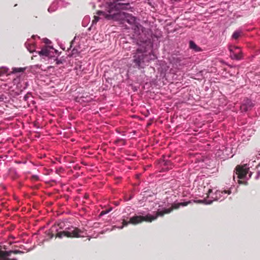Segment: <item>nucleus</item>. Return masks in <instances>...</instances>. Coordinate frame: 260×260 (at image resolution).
<instances>
[{
  "mask_svg": "<svg viewBox=\"0 0 260 260\" xmlns=\"http://www.w3.org/2000/svg\"><path fill=\"white\" fill-rule=\"evenodd\" d=\"M190 201L188 202H184L180 203L174 204L172 206L171 208H166L165 207H163L164 204L165 203H161V204L154 203L155 206H157L158 205V208L156 207V209L157 210V212L154 215H151L150 214H148L145 216H135L131 217L129 219V220L127 221L125 219H123L122 225L120 226H116V225L113 226L112 229L110 230L112 231V230L117 228L119 229H121L123 228V226L127 225L129 223L136 224L141 222L143 221H146L148 222H151L152 220H154L156 219L158 216H162L165 213H170L173 209H178L180 207V206H185L187 205L188 204L190 203Z\"/></svg>",
  "mask_w": 260,
  "mask_h": 260,
  "instance_id": "obj_1",
  "label": "nucleus"
},
{
  "mask_svg": "<svg viewBox=\"0 0 260 260\" xmlns=\"http://www.w3.org/2000/svg\"><path fill=\"white\" fill-rule=\"evenodd\" d=\"M55 234L56 235V237L59 238L63 237L79 238L85 237L86 232L69 225L67 221H61L45 232V239L52 238Z\"/></svg>",
  "mask_w": 260,
  "mask_h": 260,
  "instance_id": "obj_2",
  "label": "nucleus"
},
{
  "mask_svg": "<svg viewBox=\"0 0 260 260\" xmlns=\"http://www.w3.org/2000/svg\"><path fill=\"white\" fill-rule=\"evenodd\" d=\"M119 0H101L100 7L104 11L100 10L96 12L97 16H94V19L92 21V24H96L97 22L102 19L105 18L111 20V13L117 10H129V3H117Z\"/></svg>",
  "mask_w": 260,
  "mask_h": 260,
  "instance_id": "obj_3",
  "label": "nucleus"
},
{
  "mask_svg": "<svg viewBox=\"0 0 260 260\" xmlns=\"http://www.w3.org/2000/svg\"><path fill=\"white\" fill-rule=\"evenodd\" d=\"M135 36L137 37L138 44L147 45L151 48L154 44L159 43V39L161 36V32H157L155 34L152 33L150 29L144 28L139 23H137L132 26Z\"/></svg>",
  "mask_w": 260,
  "mask_h": 260,
  "instance_id": "obj_4",
  "label": "nucleus"
},
{
  "mask_svg": "<svg viewBox=\"0 0 260 260\" xmlns=\"http://www.w3.org/2000/svg\"><path fill=\"white\" fill-rule=\"evenodd\" d=\"M139 48L134 53L133 61L138 69H143L151 60L156 58V55L152 52L153 45L151 47L147 45L139 44Z\"/></svg>",
  "mask_w": 260,
  "mask_h": 260,
  "instance_id": "obj_5",
  "label": "nucleus"
},
{
  "mask_svg": "<svg viewBox=\"0 0 260 260\" xmlns=\"http://www.w3.org/2000/svg\"><path fill=\"white\" fill-rule=\"evenodd\" d=\"M195 185L198 187L197 194L201 197L206 195L205 199H209L210 194L213 193V189L207 180H202L198 178L194 182Z\"/></svg>",
  "mask_w": 260,
  "mask_h": 260,
  "instance_id": "obj_6",
  "label": "nucleus"
},
{
  "mask_svg": "<svg viewBox=\"0 0 260 260\" xmlns=\"http://www.w3.org/2000/svg\"><path fill=\"white\" fill-rule=\"evenodd\" d=\"M231 193L230 189L224 190H216L214 192L210 194L209 199H205L203 200H199V202L204 203L206 204H210L214 201H222L225 199L228 195Z\"/></svg>",
  "mask_w": 260,
  "mask_h": 260,
  "instance_id": "obj_7",
  "label": "nucleus"
},
{
  "mask_svg": "<svg viewBox=\"0 0 260 260\" xmlns=\"http://www.w3.org/2000/svg\"><path fill=\"white\" fill-rule=\"evenodd\" d=\"M211 163V160L209 158L200 154H197L194 162L196 165L194 167L198 170L200 168H207L208 166H210Z\"/></svg>",
  "mask_w": 260,
  "mask_h": 260,
  "instance_id": "obj_8",
  "label": "nucleus"
},
{
  "mask_svg": "<svg viewBox=\"0 0 260 260\" xmlns=\"http://www.w3.org/2000/svg\"><path fill=\"white\" fill-rule=\"evenodd\" d=\"M41 57L45 58L46 57L51 58L54 57L57 53V50L53 47L49 46H45L41 50L36 52Z\"/></svg>",
  "mask_w": 260,
  "mask_h": 260,
  "instance_id": "obj_9",
  "label": "nucleus"
},
{
  "mask_svg": "<svg viewBox=\"0 0 260 260\" xmlns=\"http://www.w3.org/2000/svg\"><path fill=\"white\" fill-rule=\"evenodd\" d=\"M236 174L238 175V178L240 179H247L251 176V173H249V168L247 165H244L242 167H237Z\"/></svg>",
  "mask_w": 260,
  "mask_h": 260,
  "instance_id": "obj_10",
  "label": "nucleus"
},
{
  "mask_svg": "<svg viewBox=\"0 0 260 260\" xmlns=\"http://www.w3.org/2000/svg\"><path fill=\"white\" fill-rule=\"evenodd\" d=\"M229 49L230 52V57L232 59L238 60L242 59V52L240 47L230 45Z\"/></svg>",
  "mask_w": 260,
  "mask_h": 260,
  "instance_id": "obj_11",
  "label": "nucleus"
},
{
  "mask_svg": "<svg viewBox=\"0 0 260 260\" xmlns=\"http://www.w3.org/2000/svg\"><path fill=\"white\" fill-rule=\"evenodd\" d=\"M231 149L230 147L222 146L221 149H219L217 150L215 155L217 157H220V158L223 159H226L229 157V155L231 154Z\"/></svg>",
  "mask_w": 260,
  "mask_h": 260,
  "instance_id": "obj_12",
  "label": "nucleus"
},
{
  "mask_svg": "<svg viewBox=\"0 0 260 260\" xmlns=\"http://www.w3.org/2000/svg\"><path fill=\"white\" fill-rule=\"evenodd\" d=\"M118 10H115L111 13V19L118 21L123 23L124 22L126 13L119 12Z\"/></svg>",
  "mask_w": 260,
  "mask_h": 260,
  "instance_id": "obj_13",
  "label": "nucleus"
},
{
  "mask_svg": "<svg viewBox=\"0 0 260 260\" xmlns=\"http://www.w3.org/2000/svg\"><path fill=\"white\" fill-rule=\"evenodd\" d=\"M254 106V104L250 99H244L240 106V110L242 112H246L251 110Z\"/></svg>",
  "mask_w": 260,
  "mask_h": 260,
  "instance_id": "obj_14",
  "label": "nucleus"
},
{
  "mask_svg": "<svg viewBox=\"0 0 260 260\" xmlns=\"http://www.w3.org/2000/svg\"><path fill=\"white\" fill-rule=\"evenodd\" d=\"M67 4L63 0H56L54 1L51 6L49 7L48 11L49 12H53L55 11L58 8L66 7Z\"/></svg>",
  "mask_w": 260,
  "mask_h": 260,
  "instance_id": "obj_15",
  "label": "nucleus"
},
{
  "mask_svg": "<svg viewBox=\"0 0 260 260\" xmlns=\"http://www.w3.org/2000/svg\"><path fill=\"white\" fill-rule=\"evenodd\" d=\"M22 253V251L19 250L3 251L0 250V260H17L16 258H10L9 257L10 256L11 253Z\"/></svg>",
  "mask_w": 260,
  "mask_h": 260,
  "instance_id": "obj_16",
  "label": "nucleus"
},
{
  "mask_svg": "<svg viewBox=\"0 0 260 260\" xmlns=\"http://www.w3.org/2000/svg\"><path fill=\"white\" fill-rule=\"evenodd\" d=\"M126 22L129 24L132 25V26L138 23L137 22V18L136 17L133 16L132 15L126 13L125 15V18L124 22Z\"/></svg>",
  "mask_w": 260,
  "mask_h": 260,
  "instance_id": "obj_17",
  "label": "nucleus"
},
{
  "mask_svg": "<svg viewBox=\"0 0 260 260\" xmlns=\"http://www.w3.org/2000/svg\"><path fill=\"white\" fill-rule=\"evenodd\" d=\"M25 46L30 52H33L34 51H35V46L33 43L30 42V41H27L25 43Z\"/></svg>",
  "mask_w": 260,
  "mask_h": 260,
  "instance_id": "obj_18",
  "label": "nucleus"
},
{
  "mask_svg": "<svg viewBox=\"0 0 260 260\" xmlns=\"http://www.w3.org/2000/svg\"><path fill=\"white\" fill-rule=\"evenodd\" d=\"M189 47L190 49L194 50L196 52L200 51L201 50V49L192 41H189Z\"/></svg>",
  "mask_w": 260,
  "mask_h": 260,
  "instance_id": "obj_19",
  "label": "nucleus"
},
{
  "mask_svg": "<svg viewBox=\"0 0 260 260\" xmlns=\"http://www.w3.org/2000/svg\"><path fill=\"white\" fill-rule=\"evenodd\" d=\"M241 34H242V31L241 30L235 31L232 35L233 39H235V40L238 39Z\"/></svg>",
  "mask_w": 260,
  "mask_h": 260,
  "instance_id": "obj_20",
  "label": "nucleus"
},
{
  "mask_svg": "<svg viewBox=\"0 0 260 260\" xmlns=\"http://www.w3.org/2000/svg\"><path fill=\"white\" fill-rule=\"evenodd\" d=\"M112 209H113V208L112 207H110L108 209H106V210L102 211L100 214V216H103L106 214H108L110 211H111L112 210Z\"/></svg>",
  "mask_w": 260,
  "mask_h": 260,
  "instance_id": "obj_21",
  "label": "nucleus"
},
{
  "mask_svg": "<svg viewBox=\"0 0 260 260\" xmlns=\"http://www.w3.org/2000/svg\"><path fill=\"white\" fill-rule=\"evenodd\" d=\"M8 71V69L6 67L0 68V74H7Z\"/></svg>",
  "mask_w": 260,
  "mask_h": 260,
  "instance_id": "obj_22",
  "label": "nucleus"
},
{
  "mask_svg": "<svg viewBox=\"0 0 260 260\" xmlns=\"http://www.w3.org/2000/svg\"><path fill=\"white\" fill-rule=\"evenodd\" d=\"M23 71V69L22 68H14L13 69V72L14 73H17V72H20Z\"/></svg>",
  "mask_w": 260,
  "mask_h": 260,
  "instance_id": "obj_23",
  "label": "nucleus"
},
{
  "mask_svg": "<svg viewBox=\"0 0 260 260\" xmlns=\"http://www.w3.org/2000/svg\"><path fill=\"white\" fill-rule=\"evenodd\" d=\"M75 69L77 70H79V71H83V69H82V65H77L75 67Z\"/></svg>",
  "mask_w": 260,
  "mask_h": 260,
  "instance_id": "obj_24",
  "label": "nucleus"
},
{
  "mask_svg": "<svg viewBox=\"0 0 260 260\" xmlns=\"http://www.w3.org/2000/svg\"><path fill=\"white\" fill-rule=\"evenodd\" d=\"M62 63V61L59 59H56V64H59Z\"/></svg>",
  "mask_w": 260,
  "mask_h": 260,
  "instance_id": "obj_25",
  "label": "nucleus"
},
{
  "mask_svg": "<svg viewBox=\"0 0 260 260\" xmlns=\"http://www.w3.org/2000/svg\"><path fill=\"white\" fill-rule=\"evenodd\" d=\"M44 41L46 44H48L50 42V41L48 39H46V38L44 40Z\"/></svg>",
  "mask_w": 260,
  "mask_h": 260,
  "instance_id": "obj_26",
  "label": "nucleus"
},
{
  "mask_svg": "<svg viewBox=\"0 0 260 260\" xmlns=\"http://www.w3.org/2000/svg\"><path fill=\"white\" fill-rule=\"evenodd\" d=\"M72 55L77 53V50L76 49H73L72 50Z\"/></svg>",
  "mask_w": 260,
  "mask_h": 260,
  "instance_id": "obj_27",
  "label": "nucleus"
},
{
  "mask_svg": "<svg viewBox=\"0 0 260 260\" xmlns=\"http://www.w3.org/2000/svg\"><path fill=\"white\" fill-rule=\"evenodd\" d=\"M171 162L170 161H166L165 163V165H169V164H170Z\"/></svg>",
  "mask_w": 260,
  "mask_h": 260,
  "instance_id": "obj_28",
  "label": "nucleus"
},
{
  "mask_svg": "<svg viewBox=\"0 0 260 260\" xmlns=\"http://www.w3.org/2000/svg\"><path fill=\"white\" fill-rule=\"evenodd\" d=\"M4 98L3 96L0 97V102L4 101Z\"/></svg>",
  "mask_w": 260,
  "mask_h": 260,
  "instance_id": "obj_29",
  "label": "nucleus"
},
{
  "mask_svg": "<svg viewBox=\"0 0 260 260\" xmlns=\"http://www.w3.org/2000/svg\"><path fill=\"white\" fill-rule=\"evenodd\" d=\"M27 96L26 95H25L24 96V99L25 101H27Z\"/></svg>",
  "mask_w": 260,
  "mask_h": 260,
  "instance_id": "obj_30",
  "label": "nucleus"
},
{
  "mask_svg": "<svg viewBox=\"0 0 260 260\" xmlns=\"http://www.w3.org/2000/svg\"><path fill=\"white\" fill-rule=\"evenodd\" d=\"M33 177L36 178L37 179H38V178L37 176H34Z\"/></svg>",
  "mask_w": 260,
  "mask_h": 260,
  "instance_id": "obj_31",
  "label": "nucleus"
},
{
  "mask_svg": "<svg viewBox=\"0 0 260 260\" xmlns=\"http://www.w3.org/2000/svg\"><path fill=\"white\" fill-rule=\"evenodd\" d=\"M259 175H260V173H259V172H258V175H257V177H256V178H257V179L258 178V176H259Z\"/></svg>",
  "mask_w": 260,
  "mask_h": 260,
  "instance_id": "obj_32",
  "label": "nucleus"
},
{
  "mask_svg": "<svg viewBox=\"0 0 260 260\" xmlns=\"http://www.w3.org/2000/svg\"><path fill=\"white\" fill-rule=\"evenodd\" d=\"M239 183H242V181L240 180H239Z\"/></svg>",
  "mask_w": 260,
  "mask_h": 260,
  "instance_id": "obj_33",
  "label": "nucleus"
},
{
  "mask_svg": "<svg viewBox=\"0 0 260 260\" xmlns=\"http://www.w3.org/2000/svg\"><path fill=\"white\" fill-rule=\"evenodd\" d=\"M88 19V18H84V20Z\"/></svg>",
  "mask_w": 260,
  "mask_h": 260,
  "instance_id": "obj_34",
  "label": "nucleus"
},
{
  "mask_svg": "<svg viewBox=\"0 0 260 260\" xmlns=\"http://www.w3.org/2000/svg\"><path fill=\"white\" fill-rule=\"evenodd\" d=\"M36 37V36H32V38H35V37Z\"/></svg>",
  "mask_w": 260,
  "mask_h": 260,
  "instance_id": "obj_35",
  "label": "nucleus"
},
{
  "mask_svg": "<svg viewBox=\"0 0 260 260\" xmlns=\"http://www.w3.org/2000/svg\"><path fill=\"white\" fill-rule=\"evenodd\" d=\"M25 84H26V85L27 86V82H25Z\"/></svg>",
  "mask_w": 260,
  "mask_h": 260,
  "instance_id": "obj_36",
  "label": "nucleus"
}]
</instances>
